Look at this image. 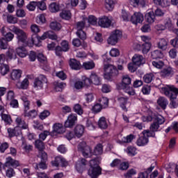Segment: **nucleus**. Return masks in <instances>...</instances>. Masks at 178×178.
Listing matches in <instances>:
<instances>
[{
	"instance_id": "obj_31",
	"label": "nucleus",
	"mask_w": 178,
	"mask_h": 178,
	"mask_svg": "<svg viewBox=\"0 0 178 178\" xmlns=\"http://www.w3.org/2000/svg\"><path fill=\"white\" fill-rule=\"evenodd\" d=\"M98 126L100 129H108V122H106V118L105 117H102L98 121Z\"/></svg>"
},
{
	"instance_id": "obj_48",
	"label": "nucleus",
	"mask_w": 178,
	"mask_h": 178,
	"mask_svg": "<svg viewBox=\"0 0 178 178\" xmlns=\"http://www.w3.org/2000/svg\"><path fill=\"white\" fill-rule=\"evenodd\" d=\"M99 104L103 107V108H108V105L109 104V99H108L107 97H102L99 99Z\"/></svg>"
},
{
	"instance_id": "obj_1",
	"label": "nucleus",
	"mask_w": 178,
	"mask_h": 178,
	"mask_svg": "<svg viewBox=\"0 0 178 178\" xmlns=\"http://www.w3.org/2000/svg\"><path fill=\"white\" fill-rule=\"evenodd\" d=\"M164 92L165 95L170 97V102L169 106L171 109H176L178 106V88L175 86H168V88L159 86V90Z\"/></svg>"
},
{
	"instance_id": "obj_23",
	"label": "nucleus",
	"mask_w": 178,
	"mask_h": 178,
	"mask_svg": "<svg viewBox=\"0 0 178 178\" xmlns=\"http://www.w3.org/2000/svg\"><path fill=\"white\" fill-rule=\"evenodd\" d=\"M22 77V70H14L11 72V79L12 80H15V81H19Z\"/></svg>"
},
{
	"instance_id": "obj_41",
	"label": "nucleus",
	"mask_w": 178,
	"mask_h": 178,
	"mask_svg": "<svg viewBox=\"0 0 178 178\" xmlns=\"http://www.w3.org/2000/svg\"><path fill=\"white\" fill-rule=\"evenodd\" d=\"M118 101L121 104V108L123 109V111L127 112V108H126V104H127V98L121 97L118 98Z\"/></svg>"
},
{
	"instance_id": "obj_5",
	"label": "nucleus",
	"mask_w": 178,
	"mask_h": 178,
	"mask_svg": "<svg viewBox=\"0 0 178 178\" xmlns=\"http://www.w3.org/2000/svg\"><path fill=\"white\" fill-rule=\"evenodd\" d=\"M78 151L81 152L85 158H91L92 156V150L86 143H81L78 145Z\"/></svg>"
},
{
	"instance_id": "obj_47",
	"label": "nucleus",
	"mask_w": 178,
	"mask_h": 178,
	"mask_svg": "<svg viewBox=\"0 0 178 178\" xmlns=\"http://www.w3.org/2000/svg\"><path fill=\"white\" fill-rule=\"evenodd\" d=\"M60 17H62V19H65V20H69V19L72 17V13L69 10H63L60 13Z\"/></svg>"
},
{
	"instance_id": "obj_50",
	"label": "nucleus",
	"mask_w": 178,
	"mask_h": 178,
	"mask_svg": "<svg viewBox=\"0 0 178 178\" xmlns=\"http://www.w3.org/2000/svg\"><path fill=\"white\" fill-rule=\"evenodd\" d=\"M121 88H122V90H124V91L125 92L129 94V95H135V94H136V92L134 91L133 88L130 87L129 86H123Z\"/></svg>"
},
{
	"instance_id": "obj_61",
	"label": "nucleus",
	"mask_w": 178,
	"mask_h": 178,
	"mask_svg": "<svg viewBox=\"0 0 178 178\" xmlns=\"http://www.w3.org/2000/svg\"><path fill=\"white\" fill-rule=\"evenodd\" d=\"M37 6V1H31L27 6L26 8L28 10L33 11L35 10Z\"/></svg>"
},
{
	"instance_id": "obj_51",
	"label": "nucleus",
	"mask_w": 178,
	"mask_h": 178,
	"mask_svg": "<svg viewBox=\"0 0 178 178\" xmlns=\"http://www.w3.org/2000/svg\"><path fill=\"white\" fill-rule=\"evenodd\" d=\"M75 134H84V127L83 125L78 124L74 129Z\"/></svg>"
},
{
	"instance_id": "obj_64",
	"label": "nucleus",
	"mask_w": 178,
	"mask_h": 178,
	"mask_svg": "<svg viewBox=\"0 0 178 178\" xmlns=\"http://www.w3.org/2000/svg\"><path fill=\"white\" fill-rule=\"evenodd\" d=\"M7 42H10L15 38V34L11 32H8L3 38Z\"/></svg>"
},
{
	"instance_id": "obj_4",
	"label": "nucleus",
	"mask_w": 178,
	"mask_h": 178,
	"mask_svg": "<svg viewBox=\"0 0 178 178\" xmlns=\"http://www.w3.org/2000/svg\"><path fill=\"white\" fill-rule=\"evenodd\" d=\"M104 79H106V80H111L112 77H115V76L119 74L118 68L111 64L104 65Z\"/></svg>"
},
{
	"instance_id": "obj_57",
	"label": "nucleus",
	"mask_w": 178,
	"mask_h": 178,
	"mask_svg": "<svg viewBox=\"0 0 178 178\" xmlns=\"http://www.w3.org/2000/svg\"><path fill=\"white\" fill-rule=\"evenodd\" d=\"M73 109L78 115H83V108L79 104H76L74 106Z\"/></svg>"
},
{
	"instance_id": "obj_39",
	"label": "nucleus",
	"mask_w": 178,
	"mask_h": 178,
	"mask_svg": "<svg viewBox=\"0 0 178 178\" xmlns=\"http://www.w3.org/2000/svg\"><path fill=\"white\" fill-rule=\"evenodd\" d=\"M0 73L1 76H5L9 73V65L6 64H1L0 65Z\"/></svg>"
},
{
	"instance_id": "obj_53",
	"label": "nucleus",
	"mask_w": 178,
	"mask_h": 178,
	"mask_svg": "<svg viewBox=\"0 0 178 178\" xmlns=\"http://www.w3.org/2000/svg\"><path fill=\"white\" fill-rule=\"evenodd\" d=\"M24 118H31L32 119L37 116V111L35 110H32L29 112L24 111Z\"/></svg>"
},
{
	"instance_id": "obj_34",
	"label": "nucleus",
	"mask_w": 178,
	"mask_h": 178,
	"mask_svg": "<svg viewBox=\"0 0 178 178\" xmlns=\"http://www.w3.org/2000/svg\"><path fill=\"white\" fill-rule=\"evenodd\" d=\"M131 84V78L129 75H124L122 76V83L121 84V88L130 86Z\"/></svg>"
},
{
	"instance_id": "obj_58",
	"label": "nucleus",
	"mask_w": 178,
	"mask_h": 178,
	"mask_svg": "<svg viewBox=\"0 0 178 178\" xmlns=\"http://www.w3.org/2000/svg\"><path fill=\"white\" fill-rule=\"evenodd\" d=\"M75 169L78 172V173L81 174L83 173V172H84V170H86V166L81 164H79L78 163H76Z\"/></svg>"
},
{
	"instance_id": "obj_25",
	"label": "nucleus",
	"mask_w": 178,
	"mask_h": 178,
	"mask_svg": "<svg viewBox=\"0 0 178 178\" xmlns=\"http://www.w3.org/2000/svg\"><path fill=\"white\" fill-rule=\"evenodd\" d=\"M154 166H150L149 168L147 169L145 172H141L138 173V178H148L149 173L154 170Z\"/></svg>"
},
{
	"instance_id": "obj_20",
	"label": "nucleus",
	"mask_w": 178,
	"mask_h": 178,
	"mask_svg": "<svg viewBox=\"0 0 178 178\" xmlns=\"http://www.w3.org/2000/svg\"><path fill=\"white\" fill-rule=\"evenodd\" d=\"M132 62L136 66H141L144 63V57L139 54H135L132 58Z\"/></svg>"
},
{
	"instance_id": "obj_56",
	"label": "nucleus",
	"mask_w": 178,
	"mask_h": 178,
	"mask_svg": "<svg viewBox=\"0 0 178 178\" xmlns=\"http://www.w3.org/2000/svg\"><path fill=\"white\" fill-rule=\"evenodd\" d=\"M102 108L104 107L99 103H97L92 108V111L94 113H99V112L102 111Z\"/></svg>"
},
{
	"instance_id": "obj_2",
	"label": "nucleus",
	"mask_w": 178,
	"mask_h": 178,
	"mask_svg": "<svg viewBox=\"0 0 178 178\" xmlns=\"http://www.w3.org/2000/svg\"><path fill=\"white\" fill-rule=\"evenodd\" d=\"M15 122L17 124V127L15 128H8V133L9 134H20L22 132L21 130H26L28 134H30L29 129V124L26 122V121L23 120L22 118L17 117L15 119Z\"/></svg>"
},
{
	"instance_id": "obj_26",
	"label": "nucleus",
	"mask_w": 178,
	"mask_h": 178,
	"mask_svg": "<svg viewBox=\"0 0 178 178\" xmlns=\"http://www.w3.org/2000/svg\"><path fill=\"white\" fill-rule=\"evenodd\" d=\"M54 86L55 91H56V92H60L63 91V88H65L66 83L63 82H54Z\"/></svg>"
},
{
	"instance_id": "obj_27",
	"label": "nucleus",
	"mask_w": 178,
	"mask_h": 178,
	"mask_svg": "<svg viewBox=\"0 0 178 178\" xmlns=\"http://www.w3.org/2000/svg\"><path fill=\"white\" fill-rule=\"evenodd\" d=\"M84 27H88V24H87V18H85L83 21L78 22L76 23L77 31L83 30Z\"/></svg>"
},
{
	"instance_id": "obj_43",
	"label": "nucleus",
	"mask_w": 178,
	"mask_h": 178,
	"mask_svg": "<svg viewBox=\"0 0 178 178\" xmlns=\"http://www.w3.org/2000/svg\"><path fill=\"white\" fill-rule=\"evenodd\" d=\"M6 56L8 59H16V52L15 51V49H8L6 54Z\"/></svg>"
},
{
	"instance_id": "obj_14",
	"label": "nucleus",
	"mask_w": 178,
	"mask_h": 178,
	"mask_svg": "<svg viewBox=\"0 0 178 178\" xmlns=\"http://www.w3.org/2000/svg\"><path fill=\"white\" fill-rule=\"evenodd\" d=\"M131 22L133 24H138L144 22V15L141 13H135L131 17Z\"/></svg>"
},
{
	"instance_id": "obj_46",
	"label": "nucleus",
	"mask_w": 178,
	"mask_h": 178,
	"mask_svg": "<svg viewBox=\"0 0 178 178\" xmlns=\"http://www.w3.org/2000/svg\"><path fill=\"white\" fill-rule=\"evenodd\" d=\"M150 131L149 130H144L143 132H142V134H149V131L151 133H155V131H156V122H154L151 126H150Z\"/></svg>"
},
{
	"instance_id": "obj_16",
	"label": "nucleus",
	"mask_w": 178,
	"mask_h": 178,
	"mask_svg": "<svg viewBox=\"0 0 178 178\" xmlns=\"http://www.w3.org/2000/svg\"><path fill=\"white\" fill-rule=\"evenodd\" d=\"M44 83H47V77L44 75H40L38 78H35L34 81L35 88H42Z\"/></svg>"
},
{
	"instance_id": "obj_10",
	"label": "nucleus",
	"mask_w": 178,
	"mask_h": 178,
	"mask_svg": "<svg viewBox=\"0 0 178 178\" xmlns=\"http://www.w3.org/2000/svg\"><path fill=\"white\" fill-rule=\"evenodd\" d=\"M1 166H2L3 169H6V168H9L10 166L16 168L20 166V163L19 161L15 160L10 156H8L6 159V163L4 164H1Z\"/></svg>"
},
{
	"instance_id": "obj_6",
	"label": "nucleus",
	"mask_w": 178,
	"mask_h": 178,
	"mask_svg": "<svg viewBox=\"0 0 178 178\" xmlns=\"http://www.w3.org/2000/svg\"><path fill=\"white\" fill-rule=\"evenodd\" d=\"M122 31L119 30L113 31L108 38L107 39V42L109 45H116L118 44L119 40L122 38Z\"/></svg>"
},
{
	"instance_id": "obj_13",
	"label": "nucleus",
	"mask_w": 178,
	"mask_h": 178,
	"mask_svg": "<svg viewBox=\"0 0 178 178\" xmlns=\"http://www.w3.org/2000/svg\"><path fill=\"white\" fill-rule=\"evenodd\" d=\"M40 159V162L37 165V168L45 170V169L48 168V165H47V161H48V154H47V152H41Z\"/></svg>"
},
{
	"instance_id": "obj_62",
	"label": "nucleus",
	"mask_w": 178,
	"mask_h": 178,
	"mask_svg": "<svg viewBox=\"0 0 178 178\" xmlns=\"http://www.w3.org/2000/svg\"><path fill=\"white\" fill-rule=\"evenodd\" d=\"M6 99L9 101V102L13 99H15V92L13 90H9L6 95Z\"/></svg>"
},
{
	"instance_id": "obj_49",
	"label": "nucleus",
	"mask_w": 178,
	"mask_h": 178,
	"mask_svg": "<svg viewBox=\"0 0 178 178\" xmlns=\"http://www.w3.org/2000/svg\"><path fill=\"white\" fill-rule=\"evenodd\" d=\"M171 130H175V133H178V122H174L170 127L165 129V133H169Z\"/></svg>"
},
{
	"instance_id": "obj_7",
	"label": "nucleus",
	"mask_w": 178,
	"mask_h": 178,
	"mask_svg": "<svg viewBox=\"0 0 178 178\" xmlns=\"http://www.w3.org/2000/svg\"><path fill=\"white\" fill-rule=\"evenodd\" d=\"M13 31L15 33V34H16L18 42L24 43L27 41V34H26L23 30L19 29L18 27L14 26L13 28Z\"/></svg>"
},
{
	"instance_id": "obj_32",
	"label": "nucleus",
	"mask_w": 178,
	"mask_h": 178,
	"mask_svg": "<svg viewBox=\"0 0 178 178\" xmlns=\"http://www.w3.org/2000/svg\"><path fill=\"white\" fill-rule=\"evenodd\" d=\"M158 48L159 49H162L163 51H165L166 48H168V41L165 39H160L158 42Z\"/></svg>"
},
{
	"instance_id": "obj_42",
	"label": "nucleus",
	"mask_w": 178,
	"mask_h": 178,
	"mask_svg": "<svg viewBox=\"0 0 178 178\" xmlns=\"http://www.w3.org/2000/svg\"><path fill=\"white\" fill-rule=\"evenodd\" d=\"M127 152L129 156H136L137 155V149L133 146H129L127 148Z\"/></svg>"
},
{
	"instance_id": "obj_36",
	"label": "nucleus",
	"mask_w": 178,
	"mask_h": 178,
	"mask_svg": "<svg viewBox=\"0 0 178 178\" xmlns=\"http://www.w3.org/2000/svg\"><path fill=\"white\" fill-rule=\"evenodd\" d=\"M17 87L22 90H26L27 87H29V79H25L22 81V83L19 82L18 81L17 83Z\"/></svg>"
},
{
	"instance_id": "obj_40",
	"label": "nucleus",
	"mask_w": 178,
	"mask_h": 178,
	"mask_svg": "<svg viewBox=\"0 0 178 178\" xmlns=\"http://www.w3.org/2000/svg\"><path fill=\"white\" fill-rule=\"evenodd\" d=\"M154 77H155V76H154L153 73L146 74L143 76V81L147 84H149V83L154 80Z\"/></svg>"
},
{
	"instance_id": "obj_19",
	"label": "nucleus",
	"mask_w": 178,
	"mask_h": 178,
	"mask_svg": "<svg viewBox=\"0 0 178 178\" xmlns=\"http://www.w3.org/2000/svg\"><path fill=\"white\" fill-rule=\"evenodd\" d=\"M69 65L71 69H73L74 70H80V69H81V64H80V61L74 58H71L69 60Z\"/></svg>"
},
{
	"instance_id": "obj_59",
	"label": "nucleus",
	"mask_w": 178,
	"mask_h": 178,
	"mask_svg": "<svg viewBox=\"0 0 178 178\" xmlns=\"http://www.w3.org/2000/svg\"><path fill=\"white\" fill-rule=\"evenodd\" d=\"M77 37L80 38L81 40H86L87 38V35L86 34V32L84 31H77L76 33Z\"/></svg>"
},
{
	"instance_id": "obj_63",
	"label": "nucleus",
	"mask_w": 178,
	"mask_h": 178,
	"mask_svg": "<svg viewBox=\"0 0 178 178\" xmlns=\"http://www.w3.org/2000/svg\"><path fill=\"white\" fill-rule=\"evenodd\" d=\"M129 166H130L129 162H121L120 163V170H127V169H129Z\"/></svg>"
},
{
	"instance_id": "obj_18",
	"label": "nucleus",
	"mask_w": 178,
	"mask_h": 178,
	"mask_svg": "<svg viewBox=\"0 0 178 178\" xmlns=\"http://www.w3.org/2000/svg\"><path fill=\"white\" fill-rule=\"evenodd\" d=\"M134 138H136V136L133 135V134H129L127 135L125 137H123L122 138V140H117V143L118 144H129V143H131L133 141V140H134Z\"/></svg>"
},
{
	"instance_id": "obj_33",
	"label": "nucleus",
	"mask_w": 178,
	"mask_h": 178,
	"mask_svg": "<svg viewBox=\"0 0 178 178\" xmlns=\"http://www.w3.org/2000/svg\"><path fill=\"white\" fill-rule=\"evenodd\" d=\"M158 104L162 109H166V106H168V100L163 97H160L157 101Z\"/></svg>"
},
{
	"instance_id": "obj_52",
	"label": "nucleus",
	"mask_w": 178,
	"mask_h": 178,
	"mask_svg": "<svg viewBox=\"0 0 178 178\" xmlns=\"http://www.w3.org/2000/svg\"><path fill=\"white\" fill-rule=\"evenodd\" d=\"M87 24H88V27H90V24H92V26H95L97 24V18L94 15H90L87 18Z\"/></svg>"
},
{
	"instance_id": "obj_3",
	"label": "nucleus",
	"mask_w": 178,
	"mask_h": 178,
	"mask_svg": "<svg viewBox=\"0 0 178 178\" xmlns=\"http://www.w3.org/2000/svg\"><path fill=\"white\" fill-rule=\"evenodd\" d=\"M49 38L50 40H56L59 38L58 35L52 31H46L43 33L42 36L36 35L35 39L32 38V44H34L35 47H40L41 44V41Z\"/></svg>"
},
{
	"instance_id": "obj_24",
	"label": "nucleus",
	"mask_w": 178,
	"mask_h": 178,
	"mask_svg": "<svg viewBox=\"0 0 178 178\" xmlns=\"http://www.w3.org/2000/svg\"><path fill=\"white\" fill-rule=\"evenodd\" d=\"M145 19L147 23L150 24L155 22V13L154 11H150L145 14Z\"/></svg>"
},
{
	"instance_id": "obj_35",
	"label": "nucleus",
	"mask_w": 178,
	"mask_h": 178,
	"mask_svg": "<svg viewBox=\"0 0 178 178\" xmlns=\"http://www.w3.org/2000/svg\"><path fill=\"white\" fill-rule=\"evenodd\" d=\"M49 27L54 31H59L62 29V25L59 22L54 21L50 23Z\"/></svg>"
},
{
	"instance_id": "obj_60",
	"label": "nucleus",
	"mask_w": 178,
	"mask_h": 178,
	"mask_svg": "<svg viewBox=\"0 0 178 178\" xmlns=\"http://www.w3.org/2000/svg\"><path fill=\"white\" fill-rule=\"evenodd\" d=\"M61 48L64 52H67L69 51V42L66 40H63L61 42Z\"/></svg>"
},
{
	"instance_id": "obj_17",
	"label": "nucleus",
	"mask_w": 178,
	"mask_h": 178,
	"mask_svg": "<svg viewBox=\"0 0 178 178\" xmlns=\"http://www.w3.org/2000/svg\"><path fill=\"white\" fill-rule=\"evenodd\" d=\"M112 21L106 16H104L99 19L98 24L100 27L108 28L111 26Z\"/></svg>"
},
{
	"instance_id": "obj_45",
	"label": "nucleus",
	"mask_w": 178,
	"mask_h": 178,
	"mask_svg": "<svg viewBox=\"0 0 178 178\" xmlns=\"http://www.w3.org/2000/svg\"><path fill=\"white\" fill-rule=\"evenodd\" d=\"M104 151V146L102 144L99 143L96 145L94 149V154L95 155H101Z\"/></svg>"
},
{
	"instance_id": "obj_55",
	"label": "nucleus",
	"mask_w": 178,
	"mask_h": 178,
	"mask_svg": "<svg viewBox=\"0 0 178 178\" xmlns=\"http://www.w3.org/2000/svg\"><path fill=\"white\" fill-rule=\"evenodd\" d=\"M8 40H5V38H0V49H8Z\"/></svg>"
},
{
	"instance_id": "obj_9",
	"label": "nucleus",
	"mask_w": 178,
	"mask_h": 178,
	"mask_svg": "<svg viewBox=\"0 0 178 178\" xmlns=\"http://www.w3.org/2000/svg\"><path fill=\"white\" fill-rule=\"evenodd\" d=\"M77 122V115L76 114H70L64 123L65 127L67 129H72Z\"/></svg>"
},
{
	"instance_id": "obj_8",
	"label": "nucleus",
	"mask_w": 178,
	"mask_h": 178,
	"mask_svg": "<svg viewBox=\"0 0 178 178\" xmlns=\"http://www.w3.org/2000/svg\"><path fill=\"white\" fill-rule=\"evenodd\" d=\"M52 166L56 168H59V165H61L62 168H66L69 163L66 161V159L63 158L62 156H57L55 157L54 160L51 161Z\"/></svg>"
},
{
	"instance_id": "obj_37",
	"label": "nucleus",
	"mask_w": 178,
	"mask_h": 178,
	"mask_svg": "<svg viewBox=\"0 0 178 178\" xmlns=\"http://www.w3.org/2000/svg\"><path fill=\"white\" fill-rule=\"evenodd\" d=\"M60 9L59 4L56 3H51L49 6V10L51 13H56V12H59Z\"/></svg>"
},
{
	"instance_id": "obj_38",
	"label": "nucleus",
	"mask_w": 178,
	"mask_h": 178,
	"mask_svg": "<svg viewBox=\"0 0 178 178\" xmlns=\"http://www.w3.org/2000/svg\"><path fill=\"white\" fill-rule=\"evenodd\" d=\"M6 176L8 178L14 177V176H16V172H15V170L12 168L6 167Z\"/></svg>"
},
{
	"instance_id": "obj_30",
	"label": "nucleus",
	"mask_w": 178,
	"mask_h": 178,
	"mask_svg": "<svg viewBox=\"0 0 178 178\" xmlns=\"http://www.w3.org/2000/svg\"><path fill=\"white\" fill-rule=\"evenodd\" d=\"M138 47H140L143 54H148V52H149V49H151V43L146 42L142 45L138 44Z\"/></svg>"
},
{
	"instance_id": "obj_12",
	"label": "nucleus",
	"mask_w": 178,
	"mask_h": 178,
	"mask_svg": "<svg viewBox=\"0 0 178 178\" xmlns=\"http://www.w3.org/2000/svg\"><path fill=\"white\" fill-rule=\"evenodd\" d=\"M148 137H155V134H147V136H145V134H143V136H139L136 140V145L138 147H145L149 143Z\"/></svg>"
},
{
	"instance_id": "obj_22",
	"label": "nucleus",
	"mask_w": 178,
	"mask_h": 178,
	"mask_svg": "<svg viewBox=\"0 0 178 178\" xmlns=\"http://www.w3.org/2000/svg\"><path fill=\"white\" fill-rule=\"evenodd\" d=\"M159 74L161 77H169V76H172L173 74V70L172 67H168L161 70Z\"/></svg>"
},
{
	"instance_id": "obj_29",
	"label": "nucleus",
	"mask_w": 178,
	"mask_h": 178,
	"mask_svg": "<svg viewBox=\"0 0 178 178\" xmlns=\"http://www.w3.org/2000/svg\"><path fill=\"white\" fill-rule=\"evenodd\" d=\"M83 67L86 70H92L95 67V63L92 60L85 62L83 63Z\"/></svg>"
},
{
	"instance_id": "obj_21",
	"label": "nucleus",
	"mask_w": 178,
	"mask_h": 178,
	"mask_svg": "<svg viewBox=\"0 0 178 178\" xmlns=\"http://www.w3.org/2000/svg\"><path fill=\"white\" fill-rule=\"evenodd\" d=\"M90 77L92 83L95 84V86H99L101 84V78L95 72H92Z\"/></svg>"
},
{
	"instance_id": "obj_44",
	"label": "nucleus",
	"mask_w": 178,
	"mask_h": 178,
	"mask_svg": "<svg viewBox=\"0 0 178 178\" xmlns=\"http://www.w3.org/2000/svg\"><path fill=\"white\" fill-rule=\"evenodd\" d=\"M105 8L107 10L111 11L113 10V8H115V3L113 1V0H105Z\"/></svg>"
},
{
	"instance_id": "obj_15",
	"label": "nucleus",
	"mask_w": 178,
	"mask_h": 178,
	"mask_svg": "<svg viewBox=\"0 0 178 178\" xmlns=\"http://www.w3.org/2000/svg\"><path fill=\"white\" fill-rule=\"evenodd\" d=\"M66 127L61 123H55L53 125V133L56 134H63L66 133Z\"/></svg>"
},
{
	"instance_id": "obj_28",
	"label": "nucleus",
	"mask_w": 178,
	"mask_h": 178,
	"mask_svg": "<svg viewBox=\"0 0 178 178\" xmlns=\"http://www.w3.org/2000/svg\"><path fill=\"white\" fill-rule=\"evenodd\" d=\"M16 53L17 54L18 56H20V58H26L27 55V51L24 47L17 48Z\"/></svg>"
},
{
	"instance_id": "obj_54",
	"label": "nucleus",
	"mask_w": 178,
	"mask_h": 178,
	"mask_svg": "<svg viewBox=\"0 0 178 178\" xmlns=\"http://www.w3.org/2000/svg\"><path fill=\"white\" fill-rule=\"evenodd\" d=\"M35 148H37V149H38L39 151H44V143H42L41 140H36L35 141Z\"/></svg>"
},
{
	"instance_id": "obj_11",
	"label": "nucleus",
	"mask_w": 178,
	"mask_h": 178,
	"mask_svg": "<svg viewBox=\"0 0 178 178\" xmlns=\"http://www.w3.org/2000/svg\"><path fill=\"white\" fill-rule=\"evenodd\" d=\"M88 173L90 178H98L102 175V168L97 165L96 167L90 168Z\"/></svg>"
}]
</instances>
